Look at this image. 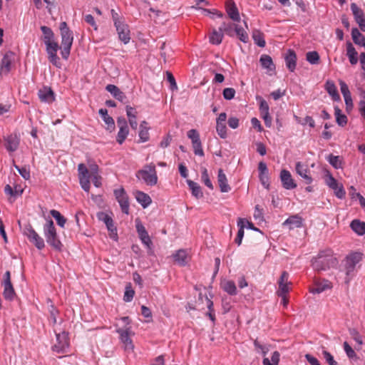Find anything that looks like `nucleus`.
I'll return each mask as SVG.
<instances>
[{
    "label": "nucleus",
    "mask_w": 365,
    "mask_h": 365,
    "mask_svg": "<svg viewBox=\"0 0 365 365\" xmlns=\"http://www.w3.org/2000/svg\"><path fill=\"white\" fill-rule=\"evenodd\" d=\"M279 353L277 351H274L271 360L269 358H264L263 365H278L279 361Z\"/></svg>",
    "instance_id": "obj_48"
},
{
    "label": "nucleus",
    "mask_w": 365,
    "mask_h": 365,
    "mask_svg": "<svg viewBox=\"0 0 365 365\" xmlns=\"http://www.w3.org/2000/svg\"><path fill=\"white\" fill-rule=\"evenodd\" d=\"M235 34L237 36L241 41L244 43H247L248 41L249 37L247 33L244 30L243 28L237 24L235 26Z\"/></svg>",
    "instance_id": "obj_45"
},
{
    "label": "nucleus",
    "mask_w": 365,
    "mask_h": 365,
    "mask_svg": "<svg viewBox=\"0 0 365 365\" xmlns=\"http://www.w3.org/2000/svg\"><path fill=\"white\" fill-rule=\"evenodd\" d=\"M117 333L120 335L121 342L125 345V349H133L134 346L130 337L131 334V327H125L124 328H118L116 330Z\"/></svg>",
    "instance_id": "obj_13"
},
{
    "label": "nucleus",
    "mask_w": 365,
    "mask_h": 365,
    "mask_svg": "<svg viewBox=\"0 0 365 365\" xmlns=\"http://www.w3.org/2000/svg\"><path fill=\"white\" fill-rule=\"evenodd\" d=\"M334 114L336 116V121L340 126H344L347 123V117L341 113V110L338 108H334Z\"/></svg>",
    "instance_id": "obj_40"
},
{
    "label": "nucleus",
    "mask_w": 365,
    "mask_h": 365,
    "mask_svg": "<svg viewBox=\"0 0 365 365\" xmlns=\"http://www.w3.org/2000/svg\"><path fill=\"white\" fill-rule=\"evenodd\" d=\"M279 177L284 188L287 190H292L297 187V184L293 180L289 171L284 169L282 170Z\"/></svg>",
    "instance_id": "obj_17"
},
{
    "label": "nucleus",
    "mask_w": 365,
    "mask_h": 365,
    "mask_svg": "<svg viewBox=\"0 0 365 365\" xmlns=\"http://www.w3.org/2000/svg\"><path fill=\"white\" fill-rule=\"evenodd\" d=\"M252 38L255 43L259 47L265 46V41L263 37V34L259 30H255L252 33Z\"/></svg>",
    "instance_id": "obj_46"
},
{
    "label": "nucleus",
    "mask_w": 365,
    "mask_h": 365,
    "mask_svg": "<svg viewBox=\"0 0 365 365\" xmlns=\"http://www.w3.org/2000/svg\"><path fill=\"white\" fill-rule=\"evenodd\" d=\"M78 171L80 185L85 192H88L91 180L88 168H87L84 164L81 163L78 166Z\"/></svg>",
    "instance_id": "obj_9"
},
{
    "label": "nucleus",
    "mask_w": 365,
    "mask_h": 365,
    "mask_svg": "<svg viewBox=\"0 0 365 365\" xmlns=\"http://www.w3.org/2000/svg\"><path fill=\"white\" fill-rule=\"evenodd\" d=\"M97 217L98 220L103 222L108 230L110 232V236L111 238L117 240L118 234H117V228L114 225L113 220L111 217H110L108 214L103 212H100L97 214Z\"/></svg>",
    "instance_id": "obj_10"
},
{
    "label": "nucleus",
    "mask_w": 365,
    "mask_h": 365,
    "mask_svg": "<svg viewBox=\"0 0 365 365\" xmlns=\"http://www.w3.org/2000/svg\"><path fill=\"white\" fill-rule=\"evenodd\" d=\"M351 230L358 235L362 236L365 234V222L359 220H354L350 225Z\"/></svg>",
    "instance_id": "obj_32"
},
{
    "label": "nucleus",
    "mask_w": 365,
    "mask_h": 365,
    "mask_svg": "<svg viewBox=\"0 0 365 365\" xmlns=\"http://www.w3.org/2000/svg\"><path fill=\"white\" fill-rule=\"evenodd\" d=\"M222 38H223V33H222V30H220V28H219L218 31L216 30L215 29H214L209 37L210 42L212 44H215V45H219L220 43H221V42L222 41Z\"/></svg>",
    "instance_id": "obj_36"
},
{
    "label": "nucleus",
    "mask_w": 365,
    "mask_h": 365,
    "mask_svg": "<svg viewBox=\"0 0 365 365\" xmlns=\"http://www.w3.org/2000/svg\"><path fill=\"white\" fill-rule=\"evenodd\" d=\"M187 135L191 140L192 143L200 140V134L195 129L188 130Z\"/></svg>",
    "instance_id": "obj_60"
},
{
    "label": "nucleus",
    "mask_w": 365,
    "mask_h": 365,
    "mask_svg": "<svg viewBox=\"0 0 365 365\" xmlns=\"http://www.w3.org/2000/svg\"><path fill=\"white\" fill-rule=\"evenodd\" d=\"M48 59H49L50 62L53 65H54L57 68L61 67V63L60 58L57 56V53L48 54Z\"/></svg>",
    "instance_id": "obj_61"
},
{
    "label": "nucleus",
    "mask_w": 365,
    "mask_h": 365,
    "mask_svg": "<svg viewBox=\"0 0 365 365\" xmlns=\"http://www.w3.org/2000/svg\"><path fill=\"white\" fill-rule=\"evenodd\" d=\"M344 351L346 352L347 356L349 358V359H354V358H356V352L354 351V350L350 346V345L348 344V342L346 341H344Z\"/></svg>",
    "instance_id": "obj_59"
},
{
    "label": "nucleus",
    "mask_w": 365,
    "mask_h": 365,
    "mask_svg": "<svg viewBox=\"0 0 365 365\" xmlns=\"http://www.w3.org/2000/svg\"><path fill=\"white\" fill-rule=\"evenodd\" d=\"M236 91L232 88H226L222 91V96L225 100H232L235 98Z\"/></svg>",
    "instance_id": "obj_56"
},
{
    "label": "nucleus",
    "mask_w": 365,
    "mask_h": 365,
    "mask_svg": "<svg viewBox=\"0 0 365 365\" xmlns=\"http://www.w3.org/2000/svg\"><path fill=\"white\" fill-rule=\"evenodd\" d=\"M192 145L194 153L196 155H199L201 157L204 156V151H203V149L202 147L201 140L194 142L193 143H192Z\"/></svg>",
    "instance_id": "obj_57"
},
{
    "label": "nucleus",
    "mask_w": 365,
    "mask_h": 365,
    "mask_svg": "<svg viewBox=\"0 0 365 365\" xmlns=\"http://www.w3.org/2000/svg\"><path fill=\"white\" fill-rule=\"evenodd\" d=\"M351 10L360 29L362 31H365V17L364 11L355 3L351 4Z\"/></svg>",
    "instance_id": "obj_15"
},
{
    "label": "nucleus",
    "mask_w": 365,
    "mask_h": 365,
    "mask_svg": "<svg viewBox=\"0 0 365 365\" xmlns=\"http://www.w3.org/2000/svg\"><path fill=\"white\" fill-rule=\"evenodd\" d=\"M202 180L204 184L210 189H213L212 183L209 178L207 170L205 168H202Z\"/></svg>",
    "instance_id": "obj_53"
},
{
    "label": "nucleus",
    "mask_w": 365,
    "mask_h": 365,
    "mask_svg": "<svg viewBox=\"0 0 365 365\" xmlns=\"http://www.w3.org/2000/svg\"><path fill=\"white\" fill-rule=\"evenodd\" d=\"M41 30L43 33V40L44 43L48 41L53 40L54 34L53 31L48 26H41Z\"/></svg>",
    "instance_id": "obj_44"
},
{
    "label": "nucleus",
    "mask_w": 365,
    "mask_h": 365,
    "mask_svg": "<svg viewBox=\"0 0 365 365\" xmlns=\"http://www.w3.org/2000/svg\"><path fill=\"white\" fill-rule=\"evenodd\" d=\"M284 225H289V229H294L302 227V219L297 215L290 216L287 218L284 222Z\"/></svg>",
    "instance_id": "obj_27"
},
{
    "label": "nucleus",
    "mask_w": 365,
    "mask_h": 365,
    "mask_svg": "<svg viewBox=\"0 0 365 365\" xmlns=\"http://www.w3.org/2000/svg\"><path fill=\"white\" fill-rule=\"evenodd\" d=\"M325 89L329 94V96L331 97L333 101H339L341 100L337 88L332 81H327L326 82Z\"/></svg>",
    "instance_id": "obj_25"
},
{
    "label": "nucleus",
    "mask_w": 365,
    "mask_h": 365,
    "mask_svg": "<svg viewBox=\"0 0 365 365\" xmlns=\"http://www.w3.org/2000/svg\"><path fill=\"white\" fill-rule=\"evenodd\" d=\"M350 334L353 339L359 344L361 345L363 344V339L361 335L359 333V331L354 329L350 330Z\"/></svg>",
    "instance_id": "obj_62"
},
{
    "label": "nucleus",
    "mask_w": 365,
    "mask_h": 365,
    "mask_svg": "<svg viewBox=\"0 0 365 365\" xmlns=\"http://www.w3.org/2000/svg\"><path fill=\"white\" fill-rule=\"evenodd\" d=\"M259 62L262 67L269 71H272L275 69V66L272 61V59L269 55H262L260 56Z\"/></svg>",
    "instance_id": "obj_31"
},
{
    "label": "nucleus",
    "mask_w": 365,
    "mask_h": 365,
    "mask_svg": "<svg viewBox=\"0 0 365 365\" xmlns=\"http://www.w3.org/2000/svg\"><path fill=\"white\" fill-rule=\"evenodd\" d=\"M50 214L56 220L57 224L60 227H64L66 222V219L58 210H51L50 211Z\"/></svg>",
    "instance_id": "obj_47"
},
{
    "label": "nucleus",
    "mask_w": 365,
    "mask_h": 365,
    "mask_svg": "<svg viewBox=\"0 0 365 365\" xmlns=\"http://www.w3.org/2000/svg\"><path fill=\"white\" fill-rule=\"evenodd\" d=\"M187 183L192 191V195L197 199L201 198L203 196L200 186L191 180H187Z\"/></svg>",
    "instance_id": "obj_35"
},
{
    "label": "nucleus",
    "mask_w": 365,
    "mask_h": 365,
    "mask_svg": "<svg viewBox=\"0 0 365 365\" xmlns=\"http://www.w3.org/2000/svg\"><path fill=\"white\" fill-rule=\"evenodd\" d=\"M4 146L9 152L16 151L19 145L20 138L16 134H11L4 138Z\"/></svg>",
    "instance_id": "obj_18"
},
{
    "label": "nucleus",
    "mask_w": 365,
    "mask_h": 365,
    "mask_svg": "<svg viewBox=\"0 0 365 365\" xmlns=\"http://www.w3.org/2000/svg\"><path fill=\"white\" fill-rule=\"evenodd\" d=\"M43 230L47 243L53 249L61 251L63 245L58 237L54 223L51 219L47 220L46 224L43 225Z\"/></svg>",
    "instance_id": "obj_3"
},
{
    "label": "nucleus",
    "mask_w": 365,
    "mask_h": 365,
    "mask_svg": "<svg viewBox=\"0 0 365 365\" xmlns=\"http://www.w3.org/2000/svg\"><path fill=\"white\" fill-rule=\"evenodd\" d=\"M135 228L138 237L142 243L145 245L148 249V254L152 255L153 250L152 249L153 242L144 225L141 223L139 219L135 220Z\"/></svg>",
    "instance_id": "obj_5"
},
{
    "label": "nucleus",
    "mask_w": 365,
    "mask_h": 365,
    "mask_svg": "<svg viewBox=\"0 0 365 365\" xmlns=\"http://www.w3.org/2000/svg\"><path fill=\"white\" fill-rule=\"evenodd\" d=\"M116 31L118 34V37L125 44L130 41V30L128 26L124 22H115V25Z\"/></svg>",
    "instance_id": "obj_16"
},
{
    "label": "nucleus",
    "mask_w": 365,
    "mask_h": 365,
    "mask_svg": "<svg viewBox=\"0 0 365 365\" xmlns=\"http://www.w3.org/2000/svg\"><path fill=\"white\" fill-rule=\"evenodd\" d=\"M328 162L336 169L341 168V161L339 156H336L332 154L329 155L327 158Z\"/></svg>",
    "instance_id": "obj_51"
},
{
    "label": "nucleus",
    "mask_w": 365,
    "mask_h": 365,
    "mask_svg": "<svg viewBox=\"0 0 365 365\" xmlns=\"http://www.w3.org/2000/svg\"><path fill=\"white\" fill-rule=\"evenodd\" d=\"M336 263V258L333 257L330 250L321 251L317 257L312 259V265L314 270L325 271Z\"/></svg>",
    "instance_id": "obj_1"
},
{
    "label": "nucleus",
    "mask_w": 365,
    "mask_h": 365,
    "mask_svg": "<svg viewBox=\"0 0 365 365\" xmlns=\"http://www.w3.org/2000/svg\"><path fill=\"white\" fill-rule=\"evenodd\" d=\"M2 286L4 287L3 296L4 299L8 301H12L16 296L12 283L3 284Z\"/></svg>",
    "instance_id": "obj_33"
},
{
    "label": "nucleus",
    "mask_w": 365,
    "mask_h": 365,
    "mask_svg": "<svg viewBox=\"0 0 365 365\" xmlns=\"http://www.w3.org/2000/svg\"><path fill=\"white\" fill-rule=\"evenodd\" d=\"M46 46V51L48 54L51 53H56L59 46L57 42H56L54 40H52L51 41L45 43Z\"/></svg>",
    "instance_id": "obj_52"
},
{
    "label": "nucleus",
    "mask_w": 365,
    "mask_h": 365,
    "mask_svg": "<svg viewBox=\"0 0 365 365\" xmlns=\"http://www.w3.org/2000/svg\"><path fill=\"white\" fill-rule=\"evenodd\" d=\"M136 177L142 179L148 185H155L158 182L155 165L153 163L145 165L143 169L138 171Z\"/></svg>",
    "instance_id": "obj_4"
},
{
    "label": "nucleus",
    "mask_w": 365,
    "mask_h": 365,
    "mask_svg": "<svg viewBox=\"0 0 365 365\" xmlns=\"http://www.w3.org/2000/svg\"><path fill=\"white\" fill-rule=\"evenodd\" d=\"M339 83L340 86L341 92L344 98H345L346 96H351V93L349 91L347 84L342 80H339Z\"/></svg>",
    "instance_id": "obj_63"
},
{
    "label": "nucleus",
    "mask_w": 365,
    "mask_h": 365,
    "mask_svg": "<svg viewBox=\"0 0 365 365\" xmlns=\"http://www.w3.org/2000/svg\"><path fill=\"white\" fill-rule=\"evenodd\" d=\"M259 178L262 185L269 189V173L259 174Z\"/></svg>",
    "instance_id": "obj_64"
},
{
    "label": "nucleus",
    "mask_w": 365,
    "mask_h": 365,
    "mask_svg": "<svg viewBox=\"0 0 365 365\" xmlns=\"http://www.w3.org/2000/svg\"><path fill=\"white\" fill-rule=\"evenodd\" d=\"M173 258L181 266L185 265L187 262V254L184 250H178L173 255Z\"/></svg>",
    "instance_id": "obj_37"
},
{
    "label": "nucleus",
    "mask_w": 365,
    "mask_h": 365,
    "mask_svg": "<svg viewBox=\"0 0 365 365\" xmlns=\"http://www.w3.org/2000/svg\"><path fill=\"white\" fill-rule=\"evenodd\" d=\"M237 225L240 227L237 235L235 240V242L238 245H240L242 243V238L244 237V228H245V220L240 218L237 222Z\"/></svg>",
    "instance_id": "obj_41"
},
{
    "label": "nucleus",
    "mask_w": 365,
    "mask_h": 365,
    "mask_svg": "<svg viewBox=\"0 0 365 365\" xmlns=\"http://www.w3.org/2000/svg\"><path fill=\"white\" fill-rule=\"evenodd\" d=\"M106 90L118 101L122 103H125V100L127 98L125 95L116 86L108 84L106 86Z\"/></svg>",
    "instance_id": "obj_20"
},
{
    "label": "nucleus",
    "mask_w": 365,
    "mask_h": 365,
    "mask_svg": "<svg viewBox=\"0 0 365 365\" xmlns=\"http://www.w3.org/2000/svg\"><path fill=\"white\" fill-rule=\"evenodd\" d=\"M15 53L13 51H7L3 56L0 65V74L6 75L11 71V63L14 61Z\"/></svg>",
    "instance_id": "obj_12"
},
{
    "label": "nucleus",
    "mask_w": 365,
    "mask_h": 365,
    "mask_svg": "<svg viewBox=\"0 0 365 365\" xmlns=\"http://www.w3.org/2000/svg\"><path fill=\"white\" fill-rule=\"evenodd\" d=\"M362 259V254L360 252H354L348 255L346 258L345 271H346V282L348 283L350 280L349 276L352 274L354 271L355 267Z\"/></svg>",
    "instance_id": "obj_6"
},
{
    "label": "nucleus",
    "mask_w": 365,
    "mask_h": 365,
    "mask_svg": "<svg viewBox=\"0 0 365 365\" xmlns=\"http://www.w3.org/2000/svg\"><path fill=\"white\" fill-rule=\"evenodd\" d=\"M330 288V283L326 280L323 282L316 283L315 287H312L310 292L313 294H319Z\"/></svg>",
    "instance_id": "obj_38"
},
{
    "label": "nucleus",
    "mask_w": 365,
    "mask_h": 365,
    "mask_svg": "<svg viewBox=\"0 0 365 365\" xmlns=\"http://www.w3.org/2000/svg\"><path fill=\"white\" fill-rule=\"evenodd\" d=\"M149 127L145 120L141 122L140 125L139 138L140 142H146L149 140Z\"/></svg>",
    "instance_id": "obj_34"
},
{
    "label": "nucleus",
    "mask_w": 365,
    "mask_h": 365,
    "mask_svg": "<svg viewBox=\"0 0 365 365\" xmlns=\"http://www.w3.org/2000/svg\"><path fill=\"white\" fill-rule=\"evenodd\" d=\"M236 24L232 23H225L223 22L220 26V30H222V33H225L229 36H234L235 35V26Z\"/></svg>",
    "instance_id": "obj_43"
},
{
    "label": "nucleus",
    "mask_w": 365,
    "mask_h": 365,
    "mask_svg": "<svg viewBox=\"0 0 365 365\" xmlns=\"http://www.w3.org/2000/svg\"><path fill=\"white\" fill-rule=\"evenodd\" d=\"M60 31L61 36V56L65 60L68 58L71 48L73 41V32L68 28L66 22L63 21L60 24Z\"/></svg>",
    "instance_id": "obj_2"
},
{
    "label": "nucleus",
    "mask_w": 365,
    "mask_h": 365,
    "mask_svg": "<svg viewBox=\"0 0 365 365\" xmlns=\"http://www.w3.org/2000/svg\"><path fill=\"white\" fill-rule=\"evenodd\" d=\"M296 172L299 175L305 180L307 184L312 183V178L307 174L309 169L307 168V165L302 164L301 162H297L296 163Z\"/></svg>",
    "instance_id": "obj_21"
},
{
    "label": "nucleus",
    "mask_w": 365,
    "mask_h": 365,
    "mask_svg": "<svg viewBox=\"0 0 365 365\" xmlns=\"http://www.w3.org/2000/svg\"><path fill=\"white\" fill-rule=\"evenodd\" d=\"M225 7L229 17L232 21L239 22L240 21V16L235 3L232 0H227Z\"/></svg>",
    "instance_id": "obj_19"
},
{
    "label": "nucleus",
    "mask_w": 365,
    "mask_h": 365,
    "mask_svg": "<svg viewBox=\"0 0 365 365\" xmlns=\"http://www.w3.org/2000/svg\"><path fill=\"white\" fill-rule=\"evenodd\" d=\"M346 55L351 65H355L358 62L357 52L350 41L346 42Z\"/></svg>",
    "instance_id": "obj_29"
},
{
    "label": "nucleus",
    "mask_w": 365,
    "mask_h": 365,
    "mask_svg": "<svg viewBox=\"0 0 365 365\" xmlns=\"http://www.w3.org/2000/svg\"><path fill=\"white\" fill-rule=\"evenodd\" d=\"M128 128H119V131L118 133L116 140L119 144H122L128 135Z\"/></svg>",
    "instance_id": "obj_54"
},
{
    "label": "nucleus",
    "mask_w": 365,
    "mask_h": 365,
    "mask_svg": "<svg viewBox=\"0 0 365 365\" xmlns=\"http://www.w3.org/2000/svg\"><path fill=\"white\" fill-rule=\"evenodd\" d=\"M216 130L220 138H225L227 137V128L225 123H216Z\"/></svg>",
    "instance_id": "obj_55"
},
{
    "label": "nucleus",
    "mask_w": 365,
    "mask_h": 365,
    "mask_svg": "<svg viewBox=\"0 0 365 365\" xmlns=\"http://www.w3.org/2000/svg\"><path fill=\"white\" fill-rule=\"evenodd\" d=\"M114 195L115 199L119 203L121 210L123 213L128 215L129 214V201L128 196L125 191V190L121 187L120 189H117L114 190Z\"/></svg>",
    "instance_id": "obj_11"
},
{
    "label": "nucleus",
    "mask_w": 365,
    "mask_h": 365,
    "mask_svg": "<svg viewBox=\"0 0 365 365\" xmlns=\"http://www.w3.org/2000/svg\"><path fill=\"white\" fill-rule=\"evenodd\" d=\"M217 182L222 192H228L230 191L231 187L227 183V179L222 169L218 170Z\"/></svg>",
    "instance_id": "obj_23"
},
{
    "label": "nucleus",
    "mask_w": 365,
    "mask_h": 365,
    "mask_svg": "<svg viewBox=\"0 0 365 365\" xmlns=\"http://www.w3.org/2000/svg\"><path fill=\"white\" fill-rule=\"evenodd\" d=\"M103 118V121L108 125L107 129L112 131L115 128V122L112 117L108 115V110L106 108H101L98 111Z\"/></svg>",
    "instance_id": "obj_30"
},
{
    "label": "nucleus",
    "mask_w": 365,
    "mask_h": 365,
    "mask_svg": "<svg viewBox=\"0 0 365 365\" xmlns=\"http://www.w3.org/2000/svg\"><path fill=\"white\" fill-rule=\"evenodd\" d=\"M38 97L43 102L51 103L54 101V93L50 88H43L38 91Z\"/></svg>",
    "instance_id": "obj_26"
},
{
    "label": "nucleus",
    "mask_w": 365,
    "mask_h": 365,
    "mask_svg": "<svg viewBox=\"0 0 365 365\" xmlns=\"http://www.w3.org/2000/svg\"><path fill=\"white\" fill-rule=\"evenodd\" d=\"M351 36L354 43L361 46L365 41V37L360 33L357 28L351 31Z\"/></svg>",
    "instance_id": "obj_42"
},
{
    "label": "nucleus",
    "mask_w": 365,
    "mask_h": 365,
    "mask_svg": "<svg viewBox=\"0 0 365 365\" xmlns=\"http://www.w3.org/2000/svg\"><path fill=\"white\" fill-rule=\"evenodd\" d=\"M135 291L131 287V284L128 283L125 286V290L123 296V300L126 302H131L133 299Z\"/></svg>",
    "instance_id": "obj_49"
},
{
    "label": "nucleus",
    "mask_w": 365,
    "mask_h": 365,
    "mask_svg": "<svg viewBox=\"0 0 365 365\" xmlns=\"http://www.w3.org/2000/svg\"><path fill=\"white\" fill-rule=\"evenodd\" d=\"M322 354L329 365H338L337 361L334 360V356L328 351L324 350Z\"/></svg>",
    "instance_id": "obj_58"
},
{
    "label": "nucleus",
    "mask_w": 365,
    "mask_h": 365,
    "mask_svg": "<svg viewBox=\"0 0 365 365\" xmlns=\"http://www.w3.org/2000/svg\"><path fill=\"white\" fill-rule=\"evenodd\" d=\"M24 234L38 250H41L45 247L43 239L35 231L31 225H29L25 227Z\"/></svg>",
    "instance_id": "obj_7"
},
{
    "label": "nucleus",
    "mask_w": 365,
    "mask_h": 365,
    "mask_svg": "<svg viewBox=\"0 0 365 365\" xmlns=\"http://www.w3.org/2000/svg\"><path fill=\"white\" fill-rule=\"evenodd\" d=\"M68 346V334L65 331L56 334V343L52 346V350L58 354H64L66 353Z\"/></svg>",
    "instance_id": "obj_8"
},
{
    "label": "nucleus",
    "mask_w": 365,
    "mask_h": 365,
    "mask_svg": "<svg viewBox=\"0 0 365 365\" xmlns=\"http://www.w3.org/2000/svg\"><path fill=\"white\" fill-rule=\"evenodd\" d=\"M288 278L289 274L285 271L283 272L278 282L279 290L277 291V294L282 295L284 294H287L289 292Z\"/></svg>",
    "instance_id": "obj_22"
},
{
    "label": "nucleus",
    "mask_w": 365,
    "mask_h": 365,
    "mask_svg": "<svg viewBox=\"0 0 365 365\" xmlns=\"http://www.w3.org/2000/svg\"><path fill=\"white\" fill-rule=\"evenodd\" d=\"M326 182L327 185L334 191V194L338 198L343 199L345 197L346 192L343 185L341 184L339 185L331 175L328 176Z\"/></svg>",
    "instance_id": "obj_14"
},
{
    "label": "nucleus",
    "mask_w": 365,
    "mask_h": 365,
    "mask_svg": "<svg viewBox=\"0 0 365 365\" xmlns=\"http://www.w3.org/2000/svg\"><path fill=\"white\" fill-rule=\"evenodd\" d=\"M135 198L138 202H139L143 208L148 207L152 202L150 197L141 191H137L135 192Z\"/></svg>",
    "instance_id": "obj_28"
},
{
    "label": "nucleus",
    "mask_w": 365,
    "mask_h": 365,
    "mask_svg": "<svg viewBox=\"0 0 365 365\" xmlns=\"http://www.w3.org/2000/svg\"><path fill=\"white\" fill-rule=\"evenodd\" d=\"M285 63L287 68L291 72H293L295 70L297 63V56L294 51L291 49L288 50L285 56Z\"/></svg>",
    "instance_id": "obj_24"
},
{
    "label": "nucleus",
    "mask_w": 365,
    "mask_h": 365,
    "mask_svg": "<svg viewBox=\"0 0 365 365\" xmlns=\"http://www.w3.org/2000/svg\"><path fill=\"white\" fill-rule=\"evenodd\" d=\"M306 59L311 64H318L319 62V55L317 51H309L306 54Z\"/></svg>",
    "instance_id": "obj_50"
},
{
    "label": "nucleus",
    "mask_w": 365,
    "mask_h": 365,
    "mask_svg": "<svg viewBox=\"0 0 365 365\" xmlns=\"http://www.w3.org/2000/svg\"><path fill=\"white\" fill-rule=\"evenodd\" d=\"M222 287L225 292L230 295H235L237 294V287L233 281H225L222 283Z\"/></svg>",
    "instance_id": "obj_39"
}]
</instances>
